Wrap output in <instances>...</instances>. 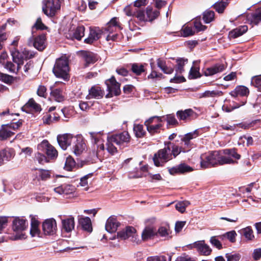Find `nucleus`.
Here are the masks:
<instances>
[{
  "label": "nucleus",
  "mask_w": 261,
  "mask_h": 261,
  "mask_svg": "<svg viewBox=\"0 0 261 261\" xmlns=\"http://www.w3.org/2000/svg\"><path fill=\"white\" fill-rule=\"evenodd\" d=\"M38 147L39 150L44 151L49 158L54 159L58 155V152L56 148L47 140H43Z\"/></svg>",
  "instance_id": "obj_14"
},
{
  "label": "nucleus",
  "mask_w": 261,
  "mask_h": 261,
  "mask_svg": "<svg viewBox=\"0 0 261 261\" xmlns=\"http://www.w3.org/2000/svg\"><path fill=\"white\" fill-rule=\"evenodd\" d=\"M155 235H157V232L155 229L151 227H146L142 232V239L143 241H147L152 239Z\"/></svg>",
  "instance_id": "obj_29"
},
{
  "label": "nucleus",
  "mask_w": 261,
  "mask_h": 261,
  "mask_svg": "<svg viewBox=\"0 0 261 261\" xmlns=\"http://www.w3.org/2000/svg\"><path fill=\"white\" fill-rule=\"evenodd\" d=\"M28 223L27 221L20 218H16L13 221L12 228L14 231L17 232L14 240H19L25 238V234L22 232L25 230L28 227Z\"/></svg>",
  "instance_id": "obj_7"
},
{
  "label": "nucleus",
  "mask_w": 261,
  "mask_h": 261,
  "mask_svg": "<svg viewBox=\"0 0 261 261\" xmlns=\"http://www.w3.org/2000/svg\"><path fill=\"white\" fill-rule=\"evenodd\" d=\"M63 228L67 232L71 231L74 228V219L72 216L62 220Z\"/></svg>",
  "instance_id": "obj_28"
},
{
  "label": "nucleus",
  "mask_w": 261,
  "mask_h": 261,
  "mask_svg": "<svg viewBox=\"0 0 261 261\" xmlns=\"http://www.w3.org/2000/svg\"><path fill=\"white\" fill-rule=\"evenodd\" d=\"M247 20L252 24H257L261 21V12L256 11L247 15Z\"/></svg>",
  "instance_id": "obj_30"
},
{
  "label": "nucleus",
  "mask_w": 261,
  "mask_h": 261,
  "mask_svg": "<svg viewBox=\"0 0 261 261\" xmlns=\"http://www.w3.org/2000/svg\"><path fill=\"white\" fill-rule=\"evenodd\" d=\"M42 228L45 234L53 235L55 234L57 230L56 220L53 218L45 220L42 223Z\"/></svg>",
  "instance_id": "obj_16"
},
{
  "label": "nucleus",
  "mask_w": 261,
  "mask_h": 261,
  "mask_svg": "<svg viewBox=\"0 0 261 261\" xmlns=\"http://www.w3.org/2000/svg\"><path fill=\"white\" fill-rule=\"evenodd\" d=\"M251 84L261 90V75L253 76L251 79Z\"/></svg>",
  "instance_id": "obj_56"
},
{
  "label": "nucleus",
  "mask_w": 261,
  "mask_h": 261,
  "mask_svg": "<svg viewBox=\"0 0 261 261\" xmlns=\"http://www.w3.org/2000/svg\"><path fill=\"white\" fill-rule=\"evenodd\" d=\"M227 261H239L241 255L239 253L232 252L225 254Z\"/></svg>",
  "instance_id": "obj_48"
},
{
  "label": "nucleus",
  "mask_w": 261,
  "mask_h": 261,
  "mask_svg": "<svg viewBox=\"0 0 261 261\" xmlns=\"http://www.w3.org/2000/svg\"><path fill=\"white\" fill-rule=\"evenodd\" d=\"M111 138L109 136L107 138V150L111 154L113 155L117 152V148L113 145L114 141H111Z\"/></svg>",
  "instance_id": "obj_42"
},
{
  "label": "nucleus",
  "mask_w": 261,
  "mask_h": 261,
  "mask_svg": "<svg viewBox=\"0 0 261 261\" xmlns=\"http://www.w3.org/2000/svg\"><path fill=\"white\" fill-rule=\"evenodd\" d=\"M89 134L92 143L91 151L93 157H101L105 154V147L102 138L103 133L89 132Z\"/></svg>",
  "instance_id": "obj_1"
},
{
  "label": "nucleus",
  "mask_w": 261,
  "mask_h": 261,
  "mask_svg": "<svg viewBox=\"0 0 261 261\" xmlns=\"http://www.w3.org/2000/svg\"><path fill=\"white\" fill-rule=\"evenodd\" d=\"M4 161H9L15 155V151L12 148H6L0 151Z\"/></svg>",
  "instance_id": "obj_33"
},
{
  "label": "nucleus",
  "mask_w": 261,
  "mask_h": 261,
  "mask_svg": "<svg viewBox=\"0 0 261 261\" xmlns=\"http://www.w3.org/2000/svg\"><path fill=\"white\" fill-rule=\"evenodd\" d=\"M195 33L194 31L191 27L189 26H183L181 31L180 34L182 37H187L193 35Z\"/></svg>",
  "instance_id": "obj_44"
},
{
  "label": "nucleus",
  "mask_w": 261,
  "mask_h": 261,
  "mask_svg": "<svg viewBox=\"0 0 261 261\" xmlns=\"http://www.w3.org/2000/svg\"><path fill=\"white\" fill-rule=\"evenodd\" d=\"M75 166V162L74 160L71 158L68 157L66 159L65 164V169L66 170L70 171L72 168Z\"/></svg>",
  "instance_id": "obj_61"
},
{
  "label": "nucleus",
  "mask_w": 261,
  "mask_h": 261,
  "mask_svg": "<svg viewBox=\"0 0 261 261\" xmlns=\"http://www.w3.org/2000/svg\"><path fill=\"white\" fill-rule=\"evenodd\" d=\"M38 175L42 180H46L50 177V172L49 170L40 169L38 170Z\"/></svg>",
  "instance_id": "obj_62"
},
{
  "label": "nucleus",
  "mask_w": 261,
  "mask_h": 261,
  "mask_svg": "<svg viewBox=\"0 0 261 261\" xmlns=\"http://www.w3.org/2000/svg\"><path fill=\"white\" fill-rule=\"evenodd\" d=\"M189 204L190 202L188 201H179L176 204L175 208L178 211L183 213Z\"/></svg>",
  "instance_id": "obj_52"
},
{
  "label": "nucleus",
  "mask_w": 261,
  "mask_h": 261,
  "mask_svg": "<svg viewBox=\"0 0 261 261\" xmlns=\"http://www.w3.org/2000/svg\"><path fill=\"white\" fill-rule=\"evenodd\" d=\"M104 91L98 86H94L89 90V94L87 96V99L96 98L99 99L103 97Z\"/></svg>",
  "instance_id": "obj_22"
},
{
  "label": "nucleus",
  "mask_w": 261,
  "mask_h": 261,
  "mask_svg": "<svg viewBox=\"0 0 261 261\" xmlns=\"http://www.w3.org/2000/svg\"><path fill=\"white\" fill-rule=\"evenodd\" d=\"M225 66L223 64H216L214 66L205 69L204 74L205 76H212L223 71Z\"/></svg>",
  "instance_id": "obj_23"
},
{
  "label": "nucleus",
  "mask_w": 261,
  "mask_h": 261,
  "mask_svg": "<svg viewBox=\"0 0 261 261\" xmlns=\"http://www.w3.org/2000/svg\"><path fill=\"white\" fill-rule=\"evenodd\" d=\"M92 176L91 174H87L81 178L80 185L84 188V190L87 191L89 189L88 178Z\"/></svg>",
  "instance_id": "obj_60"
},
{
  "label": "nucleus",
  "mask_w": 261,
  "mask_h": 261,
  "mask_svg": "<svg viewBox=\"0 0 261 261\" xmlns=\"http://www.w3.org/2000/svg\"><path fill=\"white\" fill-rule=\"evenodd\" d=\"M134 132L137 138H142L146 134V132L143 128V126L141 124H135L134 126Z\"/></svg>",
  "instance_id": "obj_40"
},
{
  "label": "nucleus",
  "mask_w": 261,
  "mask_h": 261,
  "mask_svg": "<svg viewBox=\"0 0 261 261\" xmlns=\"http://www.w3.org/2000/svg\"><path fill=\"white\" fill-rule=\"evenodd\" d=\"M35 160L38 161L39 164H43L48 162L46 157L43 154L37 152L35 154Z\"/></svg>",
  "instance_id": "obj_63"
},
{
  "label": "nucleus",
  "mask_w": 261,
  "mask_h": 261,
  "mask_svg": "<svg viewBox=\"0 0 261 261\" xmlns=\"http://www.w3.org/2000/svg\"><path fill=\"white\" fill-rule=\"evenodd\" d=\"M132 71L136 75H140L145 71L144 66L142 64L134 63L132 65Z\"/></svg>",
  "instance_id": "obj_45"
},
{
  "label": "nucleus",
  "mask_w": 261,
  "mask_h": 261,
  "mask_svg": "<svg viewBox=\"0 0 261 261\" xmlns=\"http://www.w3.org/2000/svg\"><path fill=\"white\" fill-rule=\"evenodd\" d=\"M249 93V90L247 87L244 86H238L230 93V94L231 96L236 97L238 96H246Z\"/></svg>",
  "instance_id": "obj_25"
},
{
  "label": "nucleus",
  "mask_w": 261,
  "mask_h": 261,
  "mask_svg": "<svg viewBox=\"0 0 261 261\" xmlns=\"http://www.w3.org/2000/svg\"><path fill=\"white\" fill-rule=\"evenodd\" d=\"M198 136V132L195 130L186 134L181 139V141L184 143L185 145L189 146L191 140L196 138Z\"/></svg>",
  "instance_id": "obj_36"
},
{
  "label": "nucleus",
  "mask_w": 261,
  "mask_h": 261,
  "mask_svg": "<svg viewBox=\"0 0 261 261\" xmlns=\"http://www.w3.org/2000/svg\"><path fill=\"white\" fill-rule=\"evenodd\" d=\"M146 13L147 21H151L158 17L159 12L158 10H153L152 9L147 7Z\"/></svg>",
  "instance_id": "obj_41"
},
{
  "label": "nucleus",
  "mask_w": 261,
  "mask_h": 261,
  "mask_svg": "<svg viewBox=\"0 0 261 261\" xmlns=\"http://www.w3.org/2000/svg\"><path fill=\"white\" fill-rule=\"evenodd\" d=\"M171 159V150L169 145L159 150L154 154L153 158L154 165L157 167L163 166L165 163Z\"/></svg>",
  "instance_id": "obj_6"
},
{
  "label": "nucleus",
  "mask_w": 261,
  "mask_h": 261,
  "mask_svg": "<svg viewBox=\"0 0 261 261\" xmlns=\"http://www.w3.org/2000/svg\"><path fill=\"white\" fill-rule=\"evenodd\" d=\"M192 248H195L199 254L208 256L211 254L212 250L210 247L205 243L204 240L198 241L192 244Z\"/></svg>",
  "instance_id": "obj_17"
},
{
  "label": "nucleus",
  "mask_w": 261,
  "mask_h": 261,
  "mask_svg": "<svg viewBox=\"0 0 261 261\" xmlns=\"http://www.w3.org/2000/svg\"><path fill=\"white\" fill-rule=\"evenodd\" d=\"M39 222L34 218H32L31 219V228L30 230V234L32 237H34L39 236L40 231L38 228Z\"/></svg>",
  "instance_id": "obj_35"
},
{
  "label": "nucleus",
  "mask_w": 261,
  "mask_h": 261,
  "mask_svg": "<svg viewBox=\"0 0 261 261\" xmlns=\"http://www.w3.org/2000/svg\"><path fill=\"white\" fill-rule=\"evenodd\" d=\"M83 56L85 61V67L88 66L91 64H94L98 60L97 56L92 52L84 51Z\"/></svg>",
  "instance_id": "obj_26"
},
{
  "label": "nucleus",
  "mask_w": 261,
  "mask_h": 261,
  "mask_svg": "<svg viewBox=\"0 0 261 261\" xmlns=\"http://www.w3.org/2000/svg\"><path fill=\"white\" fill-rule=\"evenodd\" d=\"M247 30V25H242L231 31L229 33V36L230 38H236L244 34Z\"/></svg>",
  "instance_id": "obj_31"
},
{
  "label": "nucleus",
  "mask_w": 261,
  "mask_h": 261,
  "mask_svg": "<svg viewBox=\"0 0 261 261\" xmlns=\"http://www.w3.org/2000/svg\"><path fill=\"white\" fill-rule=\"evenodd\" d=\"M53 72L55 75L64 81L69 80V67L68 60L66 57H62L56 60L53 68Z\"/></svg>",
  "instance_id": "obj_2"
},
{
  "label": "nucleus",
  "mask_w": 261,
  "mask_h": 261,
  "mask_svg": "<svg viewBox=\"0 0 261 261\" xmlns=\"http://www.w3.org/2000/svg\"><path fill=\"white\" fill-rule=\"evenodd\" d=\"M214 18V12L213 11L207 10L203 13V19L206 23L211 22Z\"/></svg>",
  "instance_id": "obj_53"
},
{
  "label": "nucleus",
  "mask_w": 261,
  "mask_h": 261,
  "mask_svg": "<svg viewBox=\"0 0 261 261\" xmlns=\"http://www.w3.org/2000/svg\"><path fill=\"white\" fill-rule=\"evenodd\" d=\"M122 28L120 25L117 17H114L107 23L103 33L107 34L106 40L109 41L110 40L115 41L117 39L118 35L116 32L118 30H121Z\"/></svg>",
  "instance_id": "obj_4"
},
{
  "label": "nucleus",
  "mask_w": 261,
  "mask_h": 261,
  "mask_svg": "<svg viewBox=\"0 0 261 261\" xmlns=\"http://www.w3.org/2000/svg\"><path fill=\"white\" fill-rule=\"evenodd\" d=\"M60 0H45L42 10L45 15L49 17H53L60 10Z\"/></svg>",
  "instance_id": "obj_9"
},
{
  "label": "nucleus",
  "mask_w": 261,
  "mask_h": 261,
  "mask_svg": "<svg viewBox=\"0 0 261 261\" xmlns=\"http://www.w3.org/2000/svg\"><path fill=\"white\" fill-rule=\"evenodd\" d=\"M200 167L202 169L220 165V153L215 151L203 153L200 155Z\"/></svg>",
  "instance_id": "obj_3"
},
{
  "label": "nucleus",
  "mask_w": 261,
  "mask_h": 261,
  "mask_svg": "<svg viewBox=\"0 0 261 261\" xmlns=\"http://www.w3.org/2000/svg\"><path fill=\"white\" fill-rule=\"evenodd\" d=\"M223 92L218 90L206 91L199 96L200 98L214 97L222 95Z\"/></svg>",
  "instance_id": "obj_37"
},
{
  "label": "nucleus",
  "mask_w": 261,
  "mask_h": 261,
  "mask_svg": "<svg viewBox=\"0 0 261 261\" xmlns=\"http://www.w3.org/2000/svg\"><path fill=\"white\" fill-rule=\"evenodd\" d=\"M25 107L27 108H30L36 112H38L41 110L40 105L37 103L33 98L30 99L28 101L25 105Z\"/></svg>",
  "instance_id": "obj_47"
},
{
  "label": "nucleus",
  "mask_w": 261,
  "mask_h": 261,
  "mask_svg": "<svg viewBox=\"0 0 261 261\" xmlns=\"http://www.w3.org/2000/svg\"><path fill=\"white\" fill-rule=\"evenodd\" d=\"M119 225V223L117 219L114 217H110L107 221L105 228L108 232L113 233L117 230Z\"/></svg>",
  "instance_id": "obj_24"
},
{
  "label": "nucleus",
  "mask_w": 261,
  "mask_h": 261,
  "mask_svg": "<svg viewBox=\"0 0 261 261\" xmlns=\"http://www.w3.org/2000/svg\"><path fill=\"white\" fill-rule=\"evenodd\" d=\"M245 238L248 240H252L254 238L253 231L250 226L246 227L242 230Z\"/></svg>",
  "instance_id": "obj_43"
},
{
  "label": "nucleus",
  "mask_w": 261,
  "mask_h": 261,
  "mask_svg": "<svg viewBox=\"0 0 261 261\" xmlns=\"http://www.w3.org/2000/svg\"><path fill=\"white\" fill-rule=\"evenodd\" d=\"M156 232L157 235L159 234L160 237L165 238V239L168 240L171 238L170 236L171 231L168 226L160 227Z\"/></svg>",
  "instance_id": "obj_34"
},
{
  "label": "nucleus",
  "mask_w": 261,
  "mask_h": 261,
  "mask_svg": "<svg viewBox=\"0 0 261 261\" xmlns=\"http://www.w3.org/2000/svg\"><path fill=\"white\" fill-rule=\"evenodd\" d=\"M76 137L73 136L70 134H65L62 135H59L57 137L58 142L60 147L65 150L67 148L73 143L74 140H76Z\"/></svg>",
  "instance_id": "obj_15"
},
{
  "label": "nucleus",
  "mask_w": 261,
  "mask_h": 261,
  "mask_svg": "<svg viewBox=\"0 0 261 261\" xmlns=\"http://www.w3.org/2000/svg\"><path fill=\"white\" fill-rule=\"evenodd\" d=\"M85 28L84 26L77 27L73 33V38L77 40H81L84 35Z\"/></svg>",
  "instance_id": "obj_49"
},
{
  "label": "nucleus",
  "mask_w": 261,
  "mask_h": 261,
  "mask_svg": "<svg viewBox=\"0 0 261 261\" xmlns=\"http://www.w3.org/2000/svg\"><path fill=\"white\" fill-rule=\"evenodd\" d=\"M240 158L241 155L238 153L236 149L233 148L224 149L223 155H220V165L236 164Z\"/></svg>",
  "instance_id": "obj_5"
},
{
  "label": "nucleus",
  "mask_w": 261,
  "mask_h": 261,
  "mask_svg": "<svg viewBox=\"0 0 261 261\" xmlns=\"http://www.w3.org/2000/svg\"><path fill=\"white\" fill-rule=\"evenodd\" d=\"M164 116H153L145 122V125L147 130L151 134H154L159 132L160 128L162 126L161 123L163 122Z\"/></svg>",
  "instance_id": "obj_11"
},
{
  "label": "nucleus",
  "mask_w": 261,
  "mask_h": 261,
  "mask_svg": "<svg viewBox=\"0 0 261 261\" xmlns=\"http://www.w3.org/2000/svg\"><path fill=\"white\" fill-rule=\"evenodd\" d=\"M124 12L128 16H134L137 12V8L134 5H128L124 8Z\"/></svg>",
  "instance_id": "obj_50"
},
{
  "label": "nucleus",
  "mask_w": 261,
  "mask_h": 261,
  "mask_svg": "<svg viewBox=\"0 0 261 261\" xmlns=\"http://www.w3.org/2000/svg\"><path fill=\"white\" fill-rule=\"evenodd\" d=\"M79 223L82 228L88 232L92 230L91 219L89 217L81 218L79 219Z\"/></svg>",
  "instance_id": "obj_32"
},
{
  "label": "nucleus",
  "mask_w": 261,
  "mask_h": 261,
  "mask_svg": "<svg viewBox=\"0 0 261 261\" xmlns=\"http://www.w3.org/2000/svg\"><path fill=\"white\" fill-rule=\"evenodd\" d=\"M193 111L191 109H187L184 111H178L177 117L181 120H186L189 117L192 115Z\"/></svg>",
  "instance_id": "obj_46"
},
{
  "label": "nucleus",
  "mask_w": 261,
  "mask_h": 261,
  "mask_svg": "<svg viewBox=\"0 0 261 261\" xmlns=\"http://www.w3.org/2000/svg\"><path fill=\"white\" fill-rule=\"evenodd\" d=\"M117 237L121 240L129 239L130 241L138 244L140 242L136 230L132 226H127L124 229L118 232Z\"/></svg>",
  "instance_id": "obj_10"
},
{
  "label": "nucleus",
  "mask_w": 261,
  "mask_h": 261,
  "mask_svg": "<svg viewBox=\"0 0 261 261\" xmlns=\"http://www.w3.org/2000/svg\"><path fill=\"white\" fill-rule=\"evenodd\" d=\"M199 70V69L198 68L192 67L189 72V78L190 79H194L200 77V74Z\"/></svg>",
  "instance_id": "obj_57"
},
{
  "label": "nucleus",
  "mask_w": 261,
  "mask_h": 261,
  "mask_svg": "<svg viewBox=\"0 0 261 261\" xmlns=\"http://www.w3.org/2000/svg\"><path fill=\"white\" fill-rule=\"evenodd\" d=\"M177 65L175 70L178 74L182 73L184 71V66L188 63V60L179 58L176 60Z\"/></svg>",
  "instance_id": "obj_38"
},
{
  "label": "nucleus",
  "mask_w": 261,
  "mask_h": 261,
  "mask_svg": "<svg viewBox=\"0 0 261 261\" xmlns=\"http://www.w3.org/2000/svg\"><path fill=\"white\" fill-rule=\"evenodd\" d=\"M105 83L109 91V94L107 95V97H112L113 95L117 96L120 94V84L116 81L114 76L106 81Z\"/></svg>",
  "instance_id": "obj_12"
},
{
  "label": "nucleus",
  "mask_w": 261,
  "mask_h": 261,
  "mask_svg": "<svg viewBox=\"0 0 261 261\" xmlns=\"http://www.w3.org/2000/svg\"><path fill=\"white\" fill-rule=\"evenodd\" d=\"M46 29V27L42 22L41 18H38L35 23L32 27V33L34 32V29L43 30Z\"/></svg>",
  "instance_id": "obj_58"
},
{
  "label": "nucleus",
  "mask_w": 261,
  "mask_h": 261,
  "mask_svg": "<svg viewBox=\"0 0 261 261\" xmlns=\"http://www.w3.org/2000/svg\"><path fill=\"white\" fill-rule=\"evenodd\" d=\"M227 5V0L217 2L214 5V8L218 13H222Z\"/></svg>",
  "instance_id": "obj_51"
},
{
  "label": "nucleus",
  "mask_w": 261,
  "mask_h": 261,
  "mask_svg": "<svg viewBox=\"0 0 261 261\" xmlns=\"http://www.w3.org/2000/svg\"><path fill=\"white\" fill-rule=\"evenodd\" d=\"M86 146L83 138L81 136H77L73 143V152L76 155H80L85 150Z\"/></svg>",
  "instance_id": "obj_18"
},
{
  "label": "nucleus",
  "mask_w": 261,
  "mask_h": 261,
  "mask_svg": "<svg viewBox=\"0 0 261 261\" xmlns=\"http://www.w3.org/2000/svg\"><path fill=\"white\" fill-rule=\"evenodd\" d=\"M102 33L99 28H90L89 36L85 39V42L89 44L92 43L100 37Z\"/></svg>",
  "instance_id": "obj_21"
},
{
  "label": "nucleus",
  "mask_w": 261,
  "mask_h": 261,
  "mask_svg": "<svg viewBox=\"0 0 261 261\" xmlns=\"http://www.w3.org/2000/svg\"><path fill=\"white\" fill-rule=\"evenodd\" d=\"M21 151L19 153V155L24 156L27 158L28 156H31L33 153V149L32 148L29 147H24L20 149Z\"/></svg>",
  "instance_id": "obj_59"
},
{
  "label": "nucleus",
  "mask_w": 261,
  "mask_h": 261,
  "mask_svg": "<svg viewBox=\"0 0 261 261\" xmlns=\"http://www.w3.org/2000/svg\"><path fill=\"white\" fill-rule=\"evenodd\" d=\"M210 241L212 245L216 247L217 249H221L222 248V245L219 240L217 238V237H212Z\"/></svg>",
  "instance_id": "obj_64"
},
{
  "label": "nucleus",
  "mask_w": 261,
  "mask_h": 261,
  "mask_svg": "<svg viewBox=\"0 0 261 261\" xmlns=\"http://www.w3.org/2000/svg\"><path fill=\"white\" fill-rule=\"evenodd\" d=\"M11 55L13 62L17 65V70H19L21 66L23 64V58L22 56L16 48H14L13 50L11 51Z\"/></svg>",
  "instance_id": "obj_27"
},
{
  "label": "nucleus",
  "mask_w": 261,
  "mask_h": 261,
  "mask_svg": "<svg viewBox=\"0 0 261 261\" xmlns=\"http://www.w3.org/2000/svg\"><path fill=\"white\" fill-rule=\"evenodd\" d=\"M111 141L119 146L120 148H123L125 146V144L128 143L130 141V136L127 132H123L121 133L112 135Z\"/></svg>",
  "instance_id": "obj_13"
},
{
  "label": "nucleus",
  "mask_w": 261,
  "mask_h": 261,
  "mask_svg": "<svg viewBox=\"0 0 261 261\" xmlns=\"http://www.w3.org/2000/svg\"><path fill=\"white\" fill-rule=\"evenodd\" d=\"M22 125L20 120L15 123L3 125L0 129V140L7 139L14 134V131L18 129Z\"/></svg>",
  "instance_id": "obj_8"
},
{
  "label": "nucleus",
  "mask_w": 261,
  "mask_h": 261,
  "mask_svg": "<svg viewBox=\"0 0 261 261\" xmlns=\"http://www.w3.org/2000/svg\"><path fill=\"white\" fill-rule=\"evenodd\" d=\"M46 36L45 34H42L36 37L33 40L31 39L29 44H33V46L38 50L42 51L46 47Z\"/></svg>",
  "instance_id": "obj_20"
},
{
  "label": "nucleus",
  "mask_w": 261,
  "mask_h": 261,
  "mask_svg": "<svg viewBox=\"0 0 261 261\" xmlns=\"http://www.w3.org/2000/svg\"><path fill=\"white\" fill-rule=\"evenodd\" d=\"M15 79L12 76L0 72V81L7 84H12Z\"/></svg>",
  "instance_id": "obj_54"
},
{
  "label": "nucleus",
  "mask_w": 261,
  "mask_h": 261,
  "mask_svg": "<svg viewBox=\"0 0 261 261\" xmlns=\"http://www.w3.org/2000/svg\"><path fill=\"white\" fill-rule=\"evenodd\" d=\"M51 94L58 102H61L64 100L63 92L60 89H56L51 90Z\"/></svg>",
  "instance_id": "obj_39"
},
{
  "label": "nucleus",
  "mask_w": 261,
  "mask_h": 261,
  "mask_svg": "<svg viewBox=\"0 0 261 261\" xmlns=\"http://www.w3.org/2000/svg\"><path fill=\"white\" fill-rule=\"evenodd\" d=\"M168 145H169L170 148H171L172 149L171 154V156L173 155L174 158H175L182 151L181 148L175 144L170 143Z\"/></svg>",
  "instance_id": "obj_55"
},
{
  "label": "nucleus",
  "mask_w": 261,
  "mask_h": 261,
  "mask_svg": "<svg viewBox=\"0 0 261 261\" xmlns=\"http://www.w3.org/2000/svg\"><path fill=\"white\" fill-rule=\"evenodd\" d=\"M53 190L58 195H68L74 193L75 188L72 185L64 184L54 188Z\"/></svg>",
  "instance_id": "obj_19"
}]
</instances>
